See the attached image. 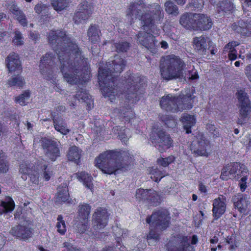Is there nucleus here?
Returning <instances> with one entry per match:
<instances>
[{
	"label": "nucleus",
	"mask_w": 251,
	"mask_h": 251,
	"mask_svg": "<svg viewBox=\"0 0 251 251\" xmlns=\"http://www.w3.org/2000/svg\"><path fill=\"white\" fill-rule=\"evenodd\" d=\"M48 40L58 55L60 70L64 79L70 84L84 80L82 72L88 69L87 59L84 57L77 45L67 36L65 31H50Z\"/></svg>",
	"instance_id": "f257e3e1"
},
{
	"label": "nucleus",
	"mask_w": 251,
	"mask_h": 251,
	"mask_svg": "<svg viewBox=\"0 0 251 251\" xmlns=\"http://www.w3.org/2000/svg\"><path fill=\"white\" fill-rule=\"evenodd\" d=\"M144 82V78L141 76L130 74L125 76V100L120 103V107L113 111L114 115L118 116L122 121H128L133 116L131 110L133 104L138 101L141 92L140 88Z\"/></svg>",
	"instance_id": "f03ea898"
},
{
	"label": "nucleus",
	"mask_w": 251,
	"mask_h": 251,
	"mask_svg": "<svg viewBox=\"0 0 251 251\" xmlns=\"http://www.w3.org/2000/svg\"><path fill=\"white\" fill-rule=\"evenodd\" d=\"M126 61L117 55L112 62H108L104 67L99 68L98 79L104 97L109 98L111 101L115 99L117 91L115 88V77L123 71Z\"/></svg>",
	"instance_id": "7ed1b4c3"
},
{
	"label": "nucleus",
	"mask_w": 251,
	"mask_h": 251,
	"mask_svg": "<svg viewBox=\"0 0 251 251\" xmlns=\"http://www.w3.org/2000/svg\"><path fill=\"white\" fill-rule=\"evenodd\" d=\"M185 63L178 56L174 54L163 57L160 65L161 75L166 80L184 78L185 80H194L198 78L195 70H186Z\"/></svg>",
	"instance_id": "20e7f679"
},
{
	"label": "nucleus",
	"mask_w": 251,
	"mask_h": 251,
	"mask_svg": "<svg viewBox=\"0 0 251 251\" xmlns=\"http://www.w3.org/2000/svg\"><path fill=\"white\" fill-rule=\"evenodd\" d=\"M131 160L132 157L127 151H106L96 158V166L104 173L112 174L119 170H127Z\"/></svg>",
	"instance_id": "39448f33"
},
{
	"label": "nucleus",
	"mask_w": 251,
	"mask_h": 251,
	"mask_svg": "<svg viewBox=\"0 0 251 251\" xmlns=\"http://www.w3.org/2000/svg\"><path fill=\"white\" fill-rule=\"evenodd\" d=\"M144 14L141 16L142 29L147 30L156 24L160 23L164 18V12L161 6L157 3L145 4Z\"/></svg>",
	"instance_id": "423d86ee"
},
{
	"label": "nucleus",
	"mask_w": 251,
	"mask_h": 251,
	"mask_svg": "<svg viewBox=\"0 0 251 251\" xmlns=\"http://www.w3.org/2000/svg\"><path fill=\"white\" fill-rule=\"evenodd\" d=\"M169 219L168 211L166 209H160L154 212L150 217L147 218L146 222L151 227L163 230L168 226Z\"/></svg>",
	"instance_id": "0eeeda50"
},
{
	"label": "nucleus",
	"mask_w": 251,
	"mask_h": 251,
	"mask_svg": "<svg viewBox=\"0 0 251 251\" xmlns=\"http://www.w3.org/2000/svg\"><path fill=\"white\" fill-rule=\"evenodd\" d=\"M39 143L44 151L45 156L51 161H54L60 156L58 143L55 141L43 137L40 139Z\"/></svg>",
	"instance_id": "6e6552de"
},
{
	"label": "nucleus",
	"mask_w": 251,
	"mask_h": 251,
	"mask_svg": "<svg viewBox=\"0 0 251 251\" xmlns=\"http://www.w3.org/2000/svg\"><path fill=\"white\" fill-rule=\"evenodd\" d=\"M40 72L47 80H51L53 82L55 70L54 57L51 53H47L41 59Z\"/></svg>",
	"instance_id": "1a4fd4ad"
},
{
	"label": "nucleus",
	"mask_w": 251,
	"mask_h": 251,
	"mask_svg": "<svg viewBox=\"0 0 251 251\" xmlns=\"http://www.w3.org/2000/svg\"><path fill=\"white\" fill-rule=\"evenodd\" d=\"M177 98L171 95H168L163 97L160 101V104L162 108L168 111L176 112L181 111L183 109H189L191 108L190 102L188 103H185L182 106L179 103Z\"/></svg>",
	"instance_id": "9d476101"
},
{
	"label": "nucleus",
	"mask_w": 251,
	"mask_h": 251,
	"mask_svg": "<svg viewBox=\"0 0 251 251\" xmlns=\"http://www.w3.org/2000/svg\"><path fill=\"white\" fill-rule=\"evenodd\" d=\"M139 31L137 35V41L142 46L145 47L148 50L151 51L152 53H155L156 51V47L159 44L155 39V37L150 32L151 28L147 30H144Z\"/></svg>",
	"instance_id": "9b49d317"
},
{
	"label": "nucleus",
	"mask_w": 251,
	"mask_h": 251,
	"mask_svg": "<svg viewBox=\"0 0 251 251\" xmlns=\"http://www.w3.org/2000/svg\"><path fill=\"white\" fill-rule=\"evenodd\" d=\"M151 139L154 146L161 152L164 151V147L169 148L173 141L170 136L161 130L157 131L153 130L151 135Z\"/></svg>",
	"instance_id": "f8f14e48"
},
{
	"label": "nucleus",
	"mask_w": 251,
	"mask_h": 251,
	"mask_svg": "<svg viewBox=\"0 0 251 251\" xmlns=\"http://www.w3.org/2000/svg\"><path fill=\"white\" fill-rule=\"evenodd\" d=\"M94 10L93 5L87 1L81 2L78 7V11L74 17L75 22L78 24L88 20Z\"/></svg>",
	"instance_id": "ddd939ff"
},
{
	"label": "nucleus",
	"mask_w": 251,
	"mask_h": 251,
	"mask_svg": "<svg viewBox=\"0 0 251 251\" xmlns=\"http://www.w3.org/2000/svg\"><path fill=\"white\" fill-rule=\"evenodd\" d=\"M190 149L193 153L196 156L207 157L211 151L209 141L203 136H201L200 139H198L197 145L193 143Z\"/></svg>",
	"instance_id": "4468645a"
},
{
	"label": "nucleus",
	"mask_w": 251,
	"mask_h": 251,
	"mask_svg": "<svg viewBox=\"0 0 251 251\" xmlns=\"http://www.w3.org/2000/svg\"><path fill=\"white\" fill-rule=\"evenodd\" d=\"M144 5L145 4L142 0L130 3L126 10V17L130 25L134 23V19H139L141 21V16L144 14V12H141V9H143Z\"/></svg>",
	"instance_id": "2eb2a0df"
},
{
	"label": "nucleus",
	"mask_w": 251,
	"mask_h": 251,
	"mask_svg": "<svg viewBox=\"0 0 251 251\" xmlns=\"http://www.w3.org/2000/svg\"><path fill=\"white\" fill-rule=\"evenodd\" d=\"M212 43L208 38L204 36L195 37L193 41V47L195 51L203 56L208 54L210 44Z\"/></svg>",
	"instance_id": "dca6fc26"
},
{
	"label": "nucleus",
	"mask_w": 251,
	"mask_h": 251,
	"mask_svg": "<svg viewBox=\"0 0 251 251\" xmlns=\"http://www.w3.org/2000/svg\"><path fill=\"white\" fill-rule=\"evenodd\" d=\"M109 214L105 208L99 207L93 215V225L95 229L104 228L107 224Z\"/></svg>",
	"instance_id": "f3484780"
},
{
	"label": "nucleus",
	"mask_w": 251,
	"mask_h": 251,
	"mask_svg": "<svg viewBox=\"0 0 251 251\" xmlns=\"http://www.w3.org/2000/svg\"><path fill=\"white\" fill-rule=\"evenodd\" d=\"M10 232L12 235L25 240L30 238L32 233L28 221H23L13 227Z\"/></svg>",
	"instance_id": "a211bd4d"
},
{
	"label": "nucleus",
	"mask_w": 251,
	"mask_h": 251,
	"mask_svg": "<svg viewBox=\"0 0 251 251\" xmlns=\"http://www.w3.org/2000/svg\"><path fill=\"white\" fill-rule=\"evenodd\" d=\"M194 20L195 21V29L201 30H208L213 25L211 19L203 14H194Z\"/></svg>",
	"instance_id": "6ab92c4d"
},
{
	"label": "nucleus",
	"mask_w": 251,
	"mask_h": 251,
	"mask_svg": "<svg viewBox=\"0 0 251 251\" xmlns=\"http://www.w3.org/2000/svg\"><path fill=\"white\" fill-rule=\"evenodd\" d=\"M226 198L222 195L213 200L212 212L215 219L217 220L225 212L226 209Z\"/></svg>",
	"instance_id": "aec40b11"
},
{
	"label": "nucleus",
	"mask_w": 251,
	"mask_h": 251,
	"mask_svg": "<svg viewBox=\"0 0 251 251\" xmlns=\"http://www.w3.org/2000/svg\"><path fill=\"white\" fill-rule=\"evenodd\" d=\"M5 62L9 72L21 71L22 69L19 56L14 52L11 53L7 56Z\"/></svg>",
	"instance_id": "412c9836"
},
{
	"label": "nucleus",
	"mask_w": 251,
	"mask_h": 251,
	"mask_svg": "<svg viewBox=\"0 0 251 251\" xmlns=\"http://www.w3.org/2000/svg\"><path fill=\"white\" fill-rule=\"evenodd\" d=\"M234 205L241 213H245L250 204L247 198L243 197L242 195L235 196L233 198Z\"/></svg>",
	"instance_id": "4be33fe9"
},
{
	"label": "nucleus",
	"mask_w": 251,
	"mask_h": 251,
	"mask_svg": "<svg viewBox=\"0 0 251 251\" xmlns=\"http://www.w3.org/2000/svg\"><path fill=\"white\" fill-rule=\"evenodd\" d=\"M52 120L55 130L64 135H66L69 132L70 130L67 128V124L62 118L58 117L55 118L53 117Z\"/></svg>",
	"instance_id": "5701e85b"
},
{
	"label": "nucleus",
	"mask_w": 251,
	"mask_h": 251,
	"mask_svg": "<svg viewBox=\"0 0 251 251\" xmlns=\"http://www.w3.org/2000/svg\"><path fill=\"white\" fill-rule=\"evenodd\" d=\"M69 198L68 189L65 184L58 188V192L55 198V202L60 203L66 201Z\"/></svg>",
	"instance_id": "b1692460"
},
{
	"label": "nucleus",
	"mask_w": 251,
	"mask_h": 251,
	"mask_svg": "<svg viewBox=\"0 0 251 251\" xmlns=\"http://www.w3.org/2000/svg\"><path fill=\"white\" fill-rule=\"evenodd\" d=\"M251 111V104L240 105L239 118L237 123L240 125H243L245 122L246 119L248 117Z\"/></svg>",
	"instance_id": "393cba45"
},
{
	"label": "nucleus",
	"mask_w": 251,
	"mask_h": 251,
	"mask_svg": "<svg viewBox=\"0 0 251 251\" xmlns=\"http://www.w3.org/2000/svg\"><path fill=\"white\" fill-rule=\"evenodd\" d=\"M181 121L186 133H190L191 132L190 128L196 123V119L194 116L185 114L181 117Z\"/></svg>",
	"instance_id": "a878e982"
},
{
	"label": "nucleus",
	"mask_w": 251,
	"mask_h": 251,
	"mask_svg": "<svg viewBox=\"0 0 251 251\" xmlns=\"http://www.w3.org/2000/svg\"><path fill=\"white\" fill-rule=\"evenodd\" d=\"M75 96L78 100H81L82 102H84L86 103L88 109L91 108L93 104V102L91 96L86 90L81 89V90L78 91Z\"/></svg>",
	"instance_id": "bb28decb"
},
{
	"label": "nucleus",
	"mask_w": 251,
	"mask_h": 251,
	"mask_svg": "<svg viewBox=\"0 0 251 251\" xmlns=\"http://www.w3.org/2000/svg\"><path fill=\"white\" fill-rule=\"evenodd\" d=\"M178 244L175 246L169 248L168 251H187L189 246L188 239L186 237H181L177 239Z\"/></svg>",
	"instance_id": "cd10ccee"
},
{
	"label": "nucleus",
	"mask_w": 251,
	"mask_h": 251,
	"mask_svg": "<svg viewBox=\"0 0 251 251\" xmlns=\"http://www.w3.org/2000/svg\"><path fill=\"white\" fill-rule=\"evenodd\" d=\"M15 203L10 197H7L4 201H1L0 204V215L13 211Z\"/></svg>",
	"instance_id": "c85d7f7f"
},
{
	"label": "nucleus",
	"mask_w": 251,
	"mask_h": 251,
	"mask_svg": "<svg viewBox=\"0 0 251 251\" xmlns=\"http://www.w3.org/2000/svg\"><path fill=\"white\" fill-rule=\"evenodd\" d=\"M179 23L187 28L195 29V21L194 20V14L191 16L187 14L182 15L180 18Z\"/></svg>",
	"instance_id": "c756f323"
},
{
	"label": "nucleus",
	"mask_w": 251,
	"mask_h": 251,
	"mask_svg": "<svg viewBox=\"0 0 251 251\" xmlns=\"http://www.w3.org/2000/svg\"><path fill=\"white\" fill-rule=\"evenodd\" d=\"M75 175L79 180L82 181L87 188L92 190L93 184L92 182V177L90 175L84 172H78Z\"/></svg>",
	"instance_id": "7c9ffc66"
},
{
	"label": "nucleus",
	"mask_w": 251,
	"mask_h": 251,
	"mask_svg": "<svg viewBox=\"0 0 251 251\" xmlns=\"http://www.w3.org/2000/svg\"><path fill=\"white\" fill-rule=\"evenodd\" d=\"M100 31L97 25H91L87 31L89 41L92 43H95L99 41L100 40Z\"/></svg>",
	"instance_id": "2f4dec72"
},
{
	"label": "nucleus",
	"mask_w": 251,
	"mask_h": 251,
	"mask_svg": "<svg viewBox=\"0 0 251 251\" xmlns=\"http://www.w3.org/2000/svg\"><path fill=\"white\" fill-rule=\"evenodd\" d=\"M91 207L88 204H80L78 207V215L80 220H88Z\"/></svg>",
	"instance_id": "473e14b6"
},
{
	"label": "nucleus",
	"mask_w": 251,
	"mask_h": 251,
	"mask_svg": "<svg viewBox=\"0 0 251 251\" xmlns=\"http://www.w3.org/2000/svg\"><path fill=\"white\" fill-rule=\"evenodd\" d=\"M80 156L81 150L77 147L73 146L70 148L68 153V158L69 160L73 161L78 164Z\"/></svg>",
	"instance_id": "72a5a7b5"
},
{
	"label": "nucleus",
	"mask_w": 251,
	"mask_h": 251,
	"mask_svg": "<svg viewBox=\"0 0 251 251\" xmlns=\"http://www.w3.org/2000/svg\"><path fill=\"white\" fill-rule=\"evenodd\" d=\"M7 84L10 87L22 88L25 84V81L23 76L18 75L9 78Z\"/></svg>",
	"instance_id": "f704fd0d"
},
{
	"label": "nucleus",
	"mask_w": 251,
	"mask_h": 251,
	"mask_svg": "<svg viewBox=\"0 0 251 251\" xmlns=\"http://www.w3.org/2000/svg\"><path fill=\"white\" fill-rule=\"evenodd\" d=\"M165 11L169 14L177 16L179 14L177 6L171 0H167L164 3Z\"/></svg>",
	"instance_id": "c9c22d12"
},
{
	"label": "nucleus",
	"mask_w": 251,
	"mask_h": 251,
	"mask_svg": "<svg viewBox=\"0 0 251 251\" xmlns=\"http://www.w3.org/2000/svg\"><path fill=\"white\" fill-rule=\"evenodd\" d=\"M69 3V0H52L51 3L54 9L59 12L66 9Z\"/></svg>",
	"instance_id": "e433bc0d"
},
{
	"label": "nucleus",
	"mask_w": 251,
	"mask_h": 251,
	"mask_svg": "<svg viewBox=\"0 0 251 251\" xmlns=\"http://www.w3.org/2000/svg\"><path fill=\"white\" fill-rule=\"evenodd\" d=\"M151 178L155 182H158L166 176V173L164 171H161L155 168H152L150 171Z\"/></svg>",
	"instance_id": "4c0bfd02"
},
{
	"label": "nucleus",
	"mask_w": 251,
	"mask_h": 251,
	"mask_svg": "<svg viewBox=\"0 0 251 251\" xmlns=\"http://www.w3.org/2000/svg\"><path fill=\"white\" fill-rule=\"evenodd\" d=\"M159 231L161 230L151 226L150 231L147 236V240L150 245L154 244L159 240V233H158Z\"/></svg>",
	"instance_id": "58836bf2"
},
{
	"label": "nucleus",
	"mask_w": 251,
	"mask_h": 251,
	"mask_svg": "<svg viewBox=\"0 0 251 251\" xmlns=\"http://www.w3.org/2000/svg\"><path fill=\"white\" fill-rule=\"evenodd\" d=\"M88 220H82L79 219L74 225V227L76 231L80 233H84L88 228Z\"/></svg>",
	"instance_id": "ea45409f"
},
{
	"label": "nucleus",
	"mask_w": 251,
	"mask_h": 251,
	"mask_svg": "<svg viewBox=\"0 0 251 251\" xmlns=\"http://www.w3.org/2000/svg\"><path fill=\"white\" fill-rule=\"evenodd\" d=\"M33 170L32 168L30 167L29 164L23 162L20 165L19 172L22 175L21 177L24 180L27 179L26 175H29Z\"/></svg>",
	"instance_id": "a19ab883"
},
{
	"label": "nucleus",
	"mask_w": 251,
	"mask_h": 251,
	"mask_svg": "<svg viewBox=\"0 0 251 251\" xmlns=\"http://www.w3.org/2000/svg\"><path fill=\"white\" fill-rule=\"evenodd\" d=\"M123 127H120L119 126H116L115 127H113V131L114 132H116V131H118L120 130V132H118V137L123 142L126 143L128 139V137L126 134L129 131L128 129L124 128L123 130H122V129Z\"/></svg>",
	"instance_id": "79ce46f5"
},
{
	"label": "nucleus",
	"mask_w": 251,
	"mask_h": 251,
	"mask_svg": "<svg viewBox=\"0 0 251 251\" xmlns=\"http://www.w3.org/2000/svg\"><path fill=\"white\" fill-rule=\"evenodd\" d=\"M237 99L241 104H251V101L249 99L247 94L244 90H239L236 93Z\"/></svg>",
	"instance_id": "37998d69"
},
{
	"label": "nucleus",
	"mask_w": 251,
	"mask_h": 251,
	"mask_svg": "<svg viewBox=\"0 0 251 251\" xmlns=\"http://www.w3.org/2000/svg\"><path fill=\"white\" fill-rule=\"evenodd\" d=\"M150 189L145 190L142 188L138 189L136 192V198L139 201L142 200H148L150 197Z\"/></svg>",
	"instance_id": "c03bdc74"
},
{
	"label": "nucleus",
	"mask_w": 251,
	"mask_h": 251,
	"mask_svg": "<svg viewBox=\"0 0 251 251\" xmlns=\"http://www.w3.org/2000/svg\"><path fill=\"white\" fill-rule=\"evenodd\" d=\"M30 97V92L28 91H24L22 94L14 98V100L16 103L21 105H25L26 101Z\"/></svg>",
	"instance_id": "a18cd8bd"
},
{
	"label": "nucleus",
	"mask_w": 251,
	"mask_h": 251,
	"mask_svg": "<svg viewBox=\"0 0 251 251\" xmlns=\"http://www.w3.org/2000/svg\"><path fill=\"white\" fill-rule=\"evenodd\" d=\"M114 47L116 49V50L118 52H126L129 49L130 45L129 43L122 41L114 44Z\"/></svg>",
	"instance_id": "49530a36"
},
{
	"label": "nucleus",
	"mask_w": 251,
	"mask_h": 251,
	"mask_svg": "<svg viewBox=\"0 0 251 251\" xmlns=\"http://www.w3.org/2000/svg\"><path fill=\"white\" fill-rule=\"evenodd\" d=\"M161 120L163 122L165 125L168 127L174 128L176 125V122L173 118L168 115H164L161 117Z\"/></svg>",
	"instance_id": "de8ad7c7"
},
{
	"label": "nucleus",
	"mask_w": 251,
	"mask_h": 251,
	"mask_svg": "<svg viewBox=\"0 0 251 251\" xmlns=\"http://www.w3.org/2000/svg\"><path fill=\"white\" fill-rule=\"evenodd\" d=\"M57 223L56 226L57 228V231L61 234H64L66 231V228L65 223V221L63 220V217L62 215H58L57 218Z\"/></svg>",
	"instance_id": "09e8293b"
},
{
	"label": "nucleus",
	"mask_w": 251,
	"mask_h": 251,
	"mask_svg": "<svg viewBox=\"0 0 251 251\" xmlns=\"http://www.w3.org/2000/svg\"><path fill=\"white\" fill-rule=\"evenodd\" d=\"M217 4L222 11L225 12L230 11L233 8V4L227 0L219 1Z\"/></svg>",
	"instance_id": "8fccbe9b"
},
{
	"label": "nucleus",
	"mask_w": 251,
	"mask_h": 251,
	"mask_svg": "<svg viewBox=\"0 0 251 251\" xmlns=\"http://www.w3.org/2000/svg\"><path fill=\"white\" fill-rule=\"evenodd\" d=\"M228 165L229 167L230 174L232 175L233 178L235 177L236 176H238L240 174L241 168L240 164L238 163H231L228 164Z\"/></svg>",
	"instance_id": "3c124183"
},
{
	"label": "nucleus",
	"mask_w": 251,
	"mask_h": 251,
	"mask_svg": "<svg viewBox=\"0 0 251 251\" xmlns=\"http://www.w3.org/2000/svg\"><path fill=\"white\" fill-rule=\"evenodd\" d=\"M175 158L173 156H170L166 158H160L157 159V162L159 165L165 167L175 161Z\"/></svg>",
	"instance_id": "603ef678"
},
{
	"label": "nucleus",
	"mask_w": 251,
	"mask_h": 251,
	"mask_svg": "<svg viewBox=\"0 0 251 251\" xmlns=\"http://www.w3.org/2000/svg\"><path fill=\"white\" fill-rule=\"evenodd\" d=\"M28 176L30 177V181L31 183L35 185H38L39 184L40 176L38 171L33 170L29 175H28Z\"/></svg>",
	"instance_id": "864d4df0"
},
{
	"label": "nucleus",
	"mask_w": 251,
	"mask_h": 251,
	"mask_svg": "<svg viewBox=\"0 0 251 251\" xmlns=\"http://www.w3.org/2000/svg\"><path fill=\"white\" fill-rule=\"evenodd\" d=\"M228 165L225 166L222 170L220 177L224 180H227L229 178H233L232 175L230 174Z\"/></svg>",
	"instance_id": "5fc2aeb1"
},
{
	"label": "nucleus",
	"mask_w": 251,
	"mask_h": 251,
	"mask_svg": "<svg viewBox=\"0 0 251 251\" xmlns=\"http://www.w3.org/2000/svg\"><path fill=\"white\" fill-rule=\"evenodd\" d=\"M177 100H178V102H177V103H180L181 104V106H183L185 103H188L189 102H190V104L191 105V108L192 107V100L193 99V97L191 95H186L183 96L182 97L181 96L179 97H176Z\"/></svg>",
	"instance_id": "6e6d98bb"
},
{
	"label": "nucleus",
	"mask_w": 251,
	"mask_h": 251,
	"mask_svg": "<svg viewBox=\"0 0 251 251\" xmlns=\"http://www.w3.org/2000/svg\"><path fill=\"white\" fill-rule=\"evenodd\" d=\"M42 172L44 178L47 181L50 179L53 174L52 171L50 168H48V166L46 165H44L42 167Z\"/></svg>",
	"instance_id": "4d7b16f0"
},
{
	"label": "nucleus",
	"mask_w": 251,
	"mask_h": 251,
	"mask_svg": "<svg viewBox=\"0 0 251 251\" xmlns=\"http://www.w3.org/2000/svg\"><path fill=\"white\" fill-rule=\"evenodd\" d=\"M204 5L203 0H190L188 6L196 9H201Z\"/></svg>",
	"instance_id": "13d9d810"
},
{
	"label": "nucleus",
	"mask_w": 251,
	"mask_h": 251,
	"mask_svg": "<svg viewBox=\"0 0 251 251\" xmlns=\"http://www.w3.org/2000/svg\"><path fill=\"white\" fill-rule=\"evenodd\" d=\"M13 42L15 45L17 46H20L23 44L24 41L23 40L22 35L20 31L17 30L15 31Z\"/></svg>",
	"instance_id": "bf43d9fd"
},
{
	"label": "nucleus",
	"mask_w": 251,
	"mask_h": 251,
	"mask_svg": "<svg viewBox=\"0 0 251 251\" xmlns=\"http://www.w3.org/2000/svg\"><path fill=\"white\" fill-rule=\"evenodd\" d=\"M150 197H149L148 201H150L153 204L159 202L160 201V197L157 192L153 190L150 189Z\"/></svg>",
	"instance_id": "052dcab7"
},
{
	"label": "nucleus",
	"mask_w": 251,
	"mask_h": 251,
	"mask_svg": "<svg viewBox=\"0 0 251 251\" xmlns=\"http://www.w3.org/2000/svg\"><path fill=\"white\" fill-rule=\"evenodd\" d=\"M15 17L19 22L24 26H26L27 20L25 17V15L24 13L21 11L19 14L15 15Z\"/></svg>",
	"instance_id": "680f3d73"
},
{
	"label": "nucleus",
	"mask_w": 251,
	"mask_h": 251,
	"mask_svg": "<svg viewBox=\"0 0 251 251\" xmlns=\"http://www.w3.org/2000/svg\"><path fill=\"white\" fill-rule=\"evenodd\" d=\"M48 7L47 5L42 3H38L34 7V10L37 14L46 13Z\"/></svg>",
	"instance_id": "e2e57ef3"
},
{
	"label": "nucleus",
	"mask_w": 251,
	"mask_h": 251,
	"mask_svg": "<svg viewBox=\"0 0 251 251\" xmlns=\"http://www.w3.org/2000/svg\"><path fill=\"white\" fill-rule=\"evenodd\" d=\"M9 169V165L4 159H0V173H5Z\"/></svg>",
	"instance_id": "0e129e2a"
},
{
	"label": "nucleus",
	"mask_w": 251,
	"mask_h": 251,
	"mask_svg": "<svg viewBox=\"0 0 251 251\" xmlns=\"http://www.w3.org/2000/svg\"><path fill=\"white\" fill-rule=\"evenodd\" d=\"M241 34L245 36L251 35V20L246 23L245 28L242 29Z\"/></svg>",
	"instance_id": "69168bd1"
},
{
	"label": "nucleus",
	"mask_w": 251,
	"mask_h": 251,
	"mask_svg": "<svg viewBox=\"0 0 251 251\" xmlns=\"http://www.w3.org/2000/svg\"><path fill=\"white\" fill-rule=\"evenodd\" d=\"M226 241L228 244L230 245V249L231 250H233L238 246L237 243L235 242V237L233 235L227 237Z\"/></svg>",
	"instance_id": "338daca9"
},
{
	"label": "nucleus",
	"mask_w": 251,
	"mask_h": 251,
	"mask_svg": "<svg viewBox=\"0 0 251 251\" xmlns=\"http://www.w3.org/2000/svg\"><path fill=\"white\" fill-rule=\"evenodd\" d=\"M9 9L15 16L20 13L21 10L19 9L18 6L14 3L9 6Z\"/></svg>",
	"instance_id": "774afa93"
}]
</instances>
